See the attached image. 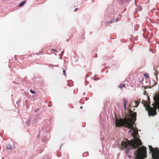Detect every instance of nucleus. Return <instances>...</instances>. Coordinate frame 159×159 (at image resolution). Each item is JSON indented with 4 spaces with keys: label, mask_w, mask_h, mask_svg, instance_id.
<instances>
[{
    "label": "nucleus",
    "mask_w": 159,
    "mask_h": 159,
    "mask_svg": "<svg viewBox=\"0 0 159 159\" xmlns=\"http://www.w3.org/2000/svg\"><path fill=\"white\" fill-rule=\"evenodd\" d=\"M130 117L128 118L120 119L119 120H116L115 122L116 125L117 127H120L122 126L132 129L133 132L132 133V135L134 136L135 139L129 141L127 139H124L122 141L120 148L122 149L126 148V153H128L129 149L130 148L133 147V148H136L138 146L142 145V143L139 139H137L136 135L138 133V129H134L133 125L136 120L137 113L136 112H133L130 109L129 110Z\"/></svg>",
    "instance_id": "obj_1"
},
{
    "label": "nucleus",
    "mask_w": 159,
    "mask_h": 159,
    "mask_svg": "<svg viewBox=\"0 0 159 159\" xmlns=\"http://www.w3.org/2000/svg\"><path fill=\"white\" fill-rule=\"evenodd\" d=\"M146 148L142 146L139 148L135 154H136L135 159H145L146 157Z\"/></svg>",
    "instance_id": "obj_2"
},
{
    "label": "nucleus",
    "mask_w": 159,
    "mask_h": 159,
    "mask_svg": "<svg viewBox=\"0 0 159 159\" xmlns=\"http://www.w3.org/2000/svg\"><path fill=\"white\" fill-rule=\"evenodd\" d=\"M155 103H154L153 105V107H151L150 105L146 107L145 109L148 111V116H153L157 114L156 110L158 108L157 104L155 102Z\"/></svg>",
    "instance_id": "obj_3"
},
{
    "label": "nucleus",
    "mask_w": 159,
    "mask_h": 159,
    "mask_svg": "<svg viewBox=\"0 0 159 159\" xmlns=\"http://www.w3.org/2000/svg\"><path fill=\"white\" fill-rule=\"evenodd\" d=\"M151 152H152V157L153 159H159V150L158 148L154 149L152 146H149Z\"/></svg>",
    "instance_id": "obj_4"
},
{
    "label": "nucleus",
    "mask_w": 159,
    "mask_h": 159,
    "mask_svg": "<svg viewBox=\"0 0 159 159\" xmlns=\"http://www.w3.org/2000/svg\"><path fill=\"white\" fill-rule=\"evenodd\" d=\"M154 100L155 102L157 104L158 109L159 110V96H156L154 97Z\"/></svg>",
    "instance_id": "obj_5"
},
{
    "label": "nucleus",
    "mask_w": 159,
    "mask_h": 159,
    "mask_svg": "<svg viewBox=\"0 0 159 159\" xmlns=\"http://www.w3.org/2000/svg\"><path fill=\"white\" fill-rule=\"evenodd\" d=\"M142 102L143 104V106L145 108L150 105V102H149V103H147V102L144 100H142Z\"/></svg>",
    "instance_id": "obj_6"
},
{
    "label": "nucleus",
    "mask_w": 159,
    "mask_h": 159,
    "mask_svg": "<svg viewBox=\"0 0 159 159\" xmlns=\"http://www.w3.org/2000/svg\"><path fill=\"white\" fill-rule=\"evenodd\" d=\"M26 1H23L20 3V4L18 5V7H20L23 6L26 3Z\"/></svg>",
    "instance_id": "obj_7"
},
{
    "label": "nucleus",
    "mask_w": 159,
    "mask_h": 159,
    "mask_svg": "<svg viewBox=\"0 0 159 159\" xmlns=\"http://www.w3.org/2000/svg\"><path fill=\"white\" fill-rule=\"evenodd\" d=\"M6 148L7 149H11V144H8L7 145Z\"/></svg>",
    "instance_id": "obj_8"
},
{
    "label": "nucleus",
    "mask_w": 159,
    "mask_h": 159,
    "mask_svg": "<svg viewBox=\"0 0 159 159\" xmlns=\"http://www.w3.org/2000/svg\"><path fill=\"white\" fill-rule=\"evenodd\" d=\"M119 87L120 89H122L124 87H125V84H122L119 86Z\"/></svg>",
    "instance_id": "obj_9"
},
{
    "label": "nucleus",
    "mask_w": 159,
    "mask_h": 159,
    "mask_svg": "<svg viewBox=\"0 0 159 159\" xmlns=\"http://www.w3.org/2000/svg\"><path fill=\"white\" fill-rule=\"evenodd\" d=\"M123 101L124 102V105H126L127 101L125 98L123 99Z\"/></svg>",
    "instance_id": "obj_10"
},
{
    "label": "nucleus",
    "mask_w": 159,
    "mask_h": 159,
    "mask_svg": "<svg viewBox=\"0 0 159 159\" xmlns=\"http://www.w3.org/2000/svg\"><path fill=\"white\" fill-rule=\"evenodd\" d=\"M135 103L136 104V105L135 106V107H137L139 105V103L138 102H137L136 101H135Z\"/></svg>",
    "instance_id": "obj_11"
},
{
    "label": "nucleus",
    "mask_w": 159,
    "mask_h": 159,
    "mask_svg": "<svg viewBox=\"0 0 159 159\" xmlns=\"http://www.w3.org/2000/svg\"><path fill=\"white\" fill-rule=\"evenodd\" d=\"M144 76L147 78H148L149 77V75L147 73H145L144 75Z\"/></svg>",
    "instance_id": "obj_12"
},
{
    "label": "nucleus",
    "mask_w": 159,
    "mask_h": 159,
    "mask_svg": "<svg viewBox=\"0 0 159 159\" xmlns=\"http://www.w3.org/2000/svg\"><path fill=\"white\" fill-rule=\"evenodd\" d=\"M63 74L65 76H66V70H63Z\"/></svg>",
    "instance_id": "obj_13"
},
{
    "label": "nucleus",
    "mask_w": 159,
    "mask_h": 159,
    "mask_svg": "<svg viewBox=\"0 0 159 159\" xmlns=\"http://www.w3.org/2000/svg\"><path fill=\"white\" fill-rule=\"evenodd\" d=\"M30 92L33 94H34L35 93V91H33L31 90H30Z\"/></svg>",
    "instance_id": "obj_14"
},
{
    "label": "nucleus",
    "mask_w": 159,
    "mask_h": 159,
    "mask_svg": "<svg viewBox=\"0 0 159 159\" xmlns=\"http://www.w3.org/2000/svg\"><path fill=\"white\" fill-rule=\"evenodd\" d=\"M148 102H147V103H149V102H150V100L149 99V97H148Z\"/></svg>",
    "instance_id": "obj_15"
},
{
    "label": "nucleus",
    "mask_w": 159,
    "mask_h": 159,
    "mask_svg": "<svg viewBox=\"0 0 159 159\" xmlns=\"http://www.w3.org/2000/svg\"><path fill=\"white\" fill-rule=\"evenodd\" d=\"M52 51L54 52H57V51L56 50H54V49H52Z\"/></svg>",
    "instance_id": "obj_16"
},
{
    "label": "nucleus",
    "mask_w": 159,
    "mask_h": 159,
    "mask_svg": "<svg viewBox=\"0 0 159 159\" xmlns=\"http://www.w3.org/2000/svg\"><path fill=\"white\" fill-rule=\"evenodd\" d=\"M124 108L125 109V110H126V105H124Z\"/></svg>",
    "instance_id": "obj_17"
},
{
    "label": "nucleus",
    "mask_w": 159,
    "mask_h": 159,
    "mask_svg": "<svg viewBox=\"0 0 159 159\" xmlns=\"http://www.w3.org/2000/svg\"><path fill=\"white\" fill-rule=\"evenodd\" d=\"M143 88H144V89H146L147 87H145V86H143L142 87V88L143 89Z\"/></svg>",
    "instance_id": "obj_18"
},
{
    "label": "nucleus",
    "mask_w": 159,
    "mask_h": 159,
    "mask_svg": "<svg viewBox=\"0 0 159 159\" xmlns=\"http://www.w3.org/2000/svg\"><path fill=\"white\" fill-rule=\"evenodd\" d=\"M146 91H144L143 93V94H144V95H145L146 94Z\"/></svg>",
    "instance_id": "obj_19"
},
{
    "label": "nucleus",
    "mask_w": 159,
    "mask_h": 159,
    "mask_svg": "<svg viewBox=\"0 0 159 159\" xmlns=\"http://www.w3.org/2000/svg\"><path fill=\"white\" fill-rule=\"evenodd\" d=\"M78 8H75V11H74L75 12L77 10H78Z\"/></svg>",
    "instance_id": "obj_20"
},
{
    "label": "nucleus",
    "mask_w": 159,
    "mask_h": 159,
    "mask_svg": "<svg viewBox=\"0 0 159 159\" xmlns=\"http://www.w3.org/2000/svg\"><path fill=\"white\" fill-rule=\"evenodd\" d=\"M131 130H132V129H130L129 131L128 132L129 133H130L131 132Z\"/></svg>",
    "instance_id": "obj_21"
},
{
    "label": "nucleus",
    "mask_w": 159,
    "mask_h": 159,
    "mask_svg": "<svg viewBox=\"0 0 159 159\" xmlns=\"http://www.w3.org/2000/svg\"><path fill=\"white\" fill-rule=\"evenodd\" d=\"M39 110V109H38V110H36L35 111V112H36L38 110Z\"/></svg>",
    "instance_id": "obj_22"
},
{
    "label": "nucleus",
    "mask_w": 159,
    "mask_h": 159,
    "mask_svg": "<svg viewBox=\"0 0 159 159\" xmlns=\"http://www.w3.org/2000/svg\"><path fill=\"white\" fill-rule=\"evenodd\" d=\"M82 108V107H80V108Z\"/></svg>",
    "instance_id": "obj_23"
},
{
    "label": "nucleus",
    "mask_w": 159,
    "mask_h": 159,
    "mask_svg": "<svg viewBox=\"0 0 159 159\" xmlns=\"http://www.w3.org/2000/svg\"><path fill=\"white\" fill-rule=\"evenodd\" d=\"M112 22H113V21H112H112H111V23H112Z\"/></svg>",
    "instance_id": "obj_24"
}]
</instances>
